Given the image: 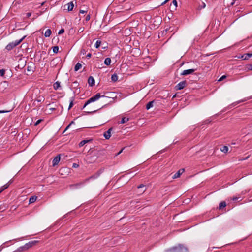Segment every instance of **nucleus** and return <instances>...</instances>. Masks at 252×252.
<instances>
[{
    "label": "nucleus",
    "mask_w": 252,
    "mask_h": 252,
    "mask_svg": "<svg viewBox=\"0 0 252 252\" xmlns=\"http://www.w3.org/2000/svg\"><path fill=\"white\" fill-rule=\"evenodd\" d=\"M134 58H131V57L130 56V59H128L127 58V66H128V64L129 63L130 64H131L132 63H130V62L131 61L132 62H133V59Z\"/></svg>",
    "instance_id": "nucleus-35"
},
{
    "label": "nucleus",
    "mask_w": 252,
    "mask_h": 252,
    "mask_svg": "<svg viewBox=\"0 0 252 252\" xmlns=\"http://www.w3.org/2000/svg\"><path fill=\"white\" fill-rule=\"evenodd\" d=\"M64 32V30L63 29H61L59 31V32H58V34H61L63 33Z\"/></svg>",
    "instance_id": "nucleus-42"
},
{
    "label": "nucleus",
    "mask_w": 252,
    "mask_h": 252,
    "mask_svg": "<svg viewBox=\"0 0 252 252\" xmlns=\"http://www.w3.org/2000/svg\"><path fill=\"white\" fill-rule=\"evenodd\" d=\"M134 74V73L131 72L129 73L128 72V68H127V75H131L132 74Z\"/></svg>",
    "instance_id": "nucleus-54"
},
{
    "label": "nucleus",
    "mask_w": 252,
    "mask_h": 252,
    "mask_svg": "<svg viewBox=\"0 0 252 252\" xmlns=\"http://www.w3.org/2000/svg\"><path fill=\"white\" fill-rule=\"evenodd\" d=\"M9 186V183H7L6 184H5L4 185H3L2 187H3V189H4V190H5L6 189H7L8 188Z\"/></svg>",
    "instance_id": "nucleus-38"
},
{
    "label": "nucleus",
    "mask_w": 252,
    "mask_h": 252,
    "mask_svg": "<svg viewBox=\"0 0 252 252\" xmlns=\"http://www.w3.org/2000/svg\"><path fill=\"white\" fill-rule=\"evenodd\" d=\"M101 42L99 40H97L96 43H95V47L96 48H98L100 47V44H101Z\"/></svg>",
    "instance_id": "nucleus-32"
},
{
    "label": "nucleus",
    "mask_w": 252,
    "mask_h": 252,
    "mask_svg": "<svg viewBox=\"0 0 252 252\" xmlns=\"http://www.w3.org/2000/svg\"><path fill=\"white\" fill-rule=\"evenodd\" d=\"M172 4L175 6V8L177 7V1L176 0H173Z\"/></svg>",
    "instance_id": "nucleus-39"
},
{
    "label": "nucleus",
    "mask_w": 252,
    "mask_h": 252,
    "mask_svg": "<svg viewBox=\"0 0 252 252\" xmlns=\"http://www.w3.org/2000/svg\"><path fill=\"white\" fill-rule=\"evenodd\" d=\"M45 2H43L42 3H41V6H43Z\"/></svg>",
    "instance_id": "nucleus-64"
},
{
    "label": "nucleus",
    "mask_w": 252,
    "mask_h": 252,
    "mask_svg": "<svg viewBox=\"0 0 252 252\" xmlns=\"http://www.w3.org/2000/svg\"><path fill=\"white\" fill-rule=\"evenodd\" d=\"M212 121V120L210 119H207V120H205L204 122H203V124H209L210 123H211Z\"/></svg>",
    "instance_id": "nucleus-36"
},
{
    "label": "nucleus",
    "mask_w": 252,
    "mask_h": 252,
    "mask_svg": "<svg viewBox=\"0 0 252 252\" xmlns=\"http://www.w3.org/2000/svg\"><path fill=\"white\" fill-rule=\"evenodd\" d=\"M90 19V14H88L87 15L85 18L86 21H88Z\"/></svg>",
    "instance_id": "nucleus-43"
},
{
    "label": "nucleus",
    "mask_w": 252,
    "mask_h": 252,
    "mask_svg": "<svg viewBox=\"0 0 252 252\" xmlns=\"http://www.w3.org/2000/svg\"><path fill=\"white\" fill-rule=\"evenodd\" d=\"M74 123L73 121H71L69 124H70V126Z\"/></svg>",
    "instance_id": "nucleus-63"
},
{
    "label": "nucleus",
    "mask_w": 252,
    "mask_h": 252,
    "mask_svg": "<svg viewBox=\"0 0 252 252\" xmlns=\"http://www.w3.org/2000/svg\"><path fill=\"white\" fill-rule=\"evenodd\" d=\"M26 251L25 249L24 246H21L18 248L14 252H21L23 251Z\"/></svg>",
    "instance_id": "nucleus-30"
},
{
    "label": "nucleus",
    "mask_w": 252,
    "mask_h": 252,
    "mask_svg": "<svg viewBox=\"0 0 252 252\" xmlns=\"http://www.w3.org/2000/svg\"><path fill=\"white\" fill-rule=\"evenodd\" d=\"M87 12V10H80L79 13L81 14H85Z\"/></svg>",
    "instance_id": "nucleus-45"
},
{
    "label": "nucleus",
    "mask_w": 252,
    "mask_h": 252,
    "mask_svg": "<svg viewBox=\"0 0 252 252\" xmlns=\"http://www.w3.org/2000/svg\"><path fill=\"white\" fill-rule=\"evenodd\" d=\"M96 111V110H94V111H88V113H94V112H95Z\"/></svg>",
    "instance_id": "nucleus-57"
},
{
    "label": "nucleus",
    "mask_w": 252,
    "mask_h": 252,
    "mask_svg": "<svg viewBox=\"0 0 252 252\" xmlns=\"http://www.w3.org/2000/svg\"><path fill=\"white\" fill-rule=\"evenodd\" d=\"M111 60L110 58H106L104 61V63L106 65H109L111 63Z\"/></svg>",
    "instance_id": "nucleus-29"
},
{
    "label": "nucleus",
    "mask_w": 252,
    "mask_h": 252,
    "mask_svg": "<svg viewBox=\"0 0 252 252\" xmlns=\"http://www.w3.org/2000/svg\"><path fill=\"white\" fill-rule=\"evenodd\" d=\"M72 167L74 168H77L79 167V165L76 163H73Z\"/></svg>",
    "instance_id": "nucleus-49"
},
{
    "label": "nucleus",
    "mask_w": 252,
    "mask_h": 252,
    "mask_svg": "<svg viewBox=\"0 0 252 252\" xmlns=\"http://www.w3.org/2000/svg\"><path fill=\"white\" fill-rule=\"evenodd\" d=\"M235 1L233 0V1L232 3H231L230 5H233L235 4Z\"/></svg>",
    "instance_id": "nucleus-56"
},
{
    "label": "nucleus",
    "mask_w": 252,
    "mask_h": 252,
    "mask_svg": "<svg viewBox=\"0 0 252 252\" xmlns=\"http://www.w3.org/2000/svg\"><path fill=\"white\" fill-rule=\"evenodd\" d=\"M70 126V124H69L66 127V128L65 129L64 131L63 132H64L67 129H68Z\"/></svg>",
    "instance_id": "nucleus-53"
},
{
    "label": "nucleus",
    "mask_w": 252,
    "mask_h": 252,
    "mask_svg": "<svg viewBox=\"0 0 252 252\" xmlns=\"http://www.w3.org/2000/svg\"><path fill=\"white\" fill-rule=\"evenodd\" d=\"M226 206V203L225 201H221L219 204V209L221 210L222 208H224Z\"/></svg>",
    "instance_id": "nucleus-23"
},
{
    "label": "nucleus",
    "mask_w": 252,
    "mask_h": 252,
    "mask_svg": "<svg viewBox=\"0 0 252 252\" xmlns=\"http://www.w3.org/2000/svg\"><path fill=\"white\" fill-rule=\"evenodd\" d=\"M101 97L106 98H108V97H106L105 95H101L100 93H97L95 95L91 97L85 102V104L84 105L83 108L86 107L90 103L98 100Z\"/></svg>",
    "instance_id": "nucleus-2"
},
{
    "label": "nucleus",
    "mask_w": 252,
    "mask_h": 252,
    "mask_svg": "<svg viewBox=\"0 0 252 252\" xmlns=\"http://www.w3.org/2000/svg\"><path fill=\"white\" fill-rule=\"evenodd\" d=\"M91 140H82L79 143V146L80 147L83 146V145H84L85 144H86L87 143L89 142V141H91Z\"/></svg>",
    "instance_id": "nucleus-21"
},
{
    "label": "nucleus",
    "mask_w": 252,
    "mask_h": 252,
    "mask_svg": "<svg viewBox=\"0 0 252 252\" xmlns=\"http://www.w3.org/2000/svg\"><path fill=\"white\" fill-rule=\"evenodd\" d=\"M169 0H165L163 2H162L161 4V5H163L166 3Z\"/></svg>",
    "instance_id": "nucleus-52"
},
{
    "label": "nucleus",
    "mask_w": 252,
    "mask_h": 252,
    "mask_svg": "<svg viewBox=\"0 0 252 252\" xmlns=\"http://www.w3.org/2000/svg\"><path fill=\"white\" fill-rule=\"evenodd\" d=\"M66 6H67V10L68 11H72L74 7V4H73V1H71V2L67 3V4H65L64 7H65Z\"/></svg>",
    "instance_id": "nucleus-13"
},
{
    "label": "nucleus",
    "mask_w": 252,
    "mask_h": 252,
    "mask_svg": "<svg viewBox=\"0 0 252 252\" xmlns=\"http://www.w3.org/2000/svg\"><path fill=\"white\" fill-rule=\"evenodd\" d=\"M249 66L251 67L250 68V70H252V64H249Z\"/></svg>",
    "instance_id": "nucleus-61"
},
{
    "label": "nucleus",
    "mask_w": 252,
    "mask_h": 252,
    "mask_svg": "<svg viewBox=\"0 0 252 252\" xmlns=\"http://www.w3.org/2000/svg\"><path fill=\"white\" fill-rule=\"evenodd\" d=\"M111 80L113 82H116L118 80V76L116 74H114L111 76Z\"/></svg>",
    "instance_id": "nucleus-31"
},
{
    "label": "nucleus",
    "mask_w": 252,
    "mask_h": 252,
    "mask_svg": "<svg viewBox=\"0 0 252 252\" xmlns=\"http://www.w3.org/2000/svg\"><path fill=\"white\" fill-rule=\"evenodd\" d=\"M10 112V111L7 110H0V113H5Z\"/></svg>",
    "instance_id": "nucleus-47"
},
{
    "label": "nucleus",
    "mask_w": 252,
    "mask_h": 252,
    "mask_svg": "<svg viewBox=\"0 0 252 252\" xmlns=\"http://www.w3.org/2000/svg\"><path fill=\"white\" fill-rule=\"evenodd\" d=\"M240 197H234L232 198V200L233 201H236L237 200H238Z\"/></svg>",
    "instance_id": "nucleus-48"
},
{
    "label": "nucleus",
    "mask_w": 252,
    "mask_h": 252,
    "mask_svg": "<svg viewBox=\"0 0 252 252\" xmlns=\"http://www.w3.org/2000/svg\"><path fill=\"white\" fill-rule=\"evenodd\" d=\"M112 130V128H109L107 131L104 133L103 136L106 139H109L111 137V132Z\"/></svg>",
    "instance_id": "nucleus-9"
},
{
    "label": "nucleus",
    "mask_w": 252,
    "mask_h": 252,
    "mask_svg": "<svg viewBox=\"0 0 252 252\" xmlns=\"http://www.w3.org/2000/svg\"><path fill=\"white\" fill-rule=\"evenodd\" d=\"M197 69H189L184 70L181 73V75L186 76L189 74H192Z\"/></svg>",
    "instance_id": "nucleus-6"
},
{
    "label": "nucleus",
    "mask_w": 252,
    "mask_h": 252,
    "mask_svg": "<svg viewBox=\"0 0 252 252\" xmlns=\"http://www.w3.org/2000/svg\"><path fill=\"white\" fill-rule=\"evenodd\" d=\"M31 15H32L31 13H29V12L26 13V15H27V17H30L31 16Z\"/></svg>",
    "instance_id": "nucleus-55"
},
{
    "label": "nucleus",
    "mask_w": 252,
    "mask_h": 252,
    "mask_svg": "<svg viewBox=\"0 0 252 252\" xmlns=\"http://www.w3.org/2000/svg\"><path fill=\"white\" fill-rule=\"evenodd\" d=\"M155 102V100H153L149 102L146 105V109L149 110L153 106L154 103Z\"/></svg>",
    "instance_id": "nucleus-15"
},
{
    "label": "nucleus",
    "mask_w": 252,
    "mask_h": 252,
    "mask_svg": "<svg viewBox=\"0 0 252 252\" xmlns=\"http://www.w3.org/2000/svg\"><path fill=\"white\" fill-rule=\"evenodd\" d=\"M37 198V197L36 196H33L31 197L29 200V204H32V203L35 202L36 201Z\"/></svg>",
    "instance_id": "nucleus-18"
},
{
    "label": "nucleus",
    "mask_w": 252,
    "mask_h": 252,
    "mask_svg": "<svg viewBox=\"0 0 252 252\" xmlns=\"http://www.w3.org/2000/svg\"><path fill=\"white\" fill-rule=\"evenodd\" d=\"M60 160V155H57L53 160L52 164L53 166L57 165Z\"/></svg>",
    "instance_id": "nucleus-8"
},
{
    "label": "nucleus",
    "mask_w": 252,
    "mask_h": 252,
    "mask_svg": "<svg viewBox=\"0 0 252 252\" xmlns=\"http://www.w3.org/2000/svg\"><path fill=\"white\" fill-rule=\"evenodd\" d=\"M12 182H13V180H10L8 183H9V185H10L12 183Z\"/></svg>",
    "instance_id": "nucleus-58"
},
{
    "label": "nucleus",
    "mask_w": 252,
    "mask_h": 252,
    "mask_svg": "<svg viewBox=\"0 0 252 252\" xmlns=\"http://www.w3.org/2000/svg\"><path fill=\"white\" fill-rule=\"evenodd\" d=\"M252 57V54L251 53H247L244 54L241 56V58L243 60H248L250 57Z\"/></svg>",
    "instance_id": "nucleus-16"
},
{
    "label": "nucleus",
    "mask_w": 252,
    "mask_h": 252,
    "mask_svg": "<svg viewBox=\"0 0 252 252\" xmlns=\"http://www.w3.org/2000/svg\"><path fill=\"white\" fill-rule=\"evenodd\" d=\"M15 46L14 45V43L12 42L9 43L6 46V49L8 50H11L12 49H13Z\"/></svg>",
    "instance_id": "nucleus-17"
},
{
    "label": "nucleus",
    "mask_w": 252,
    "mask_h": 252,
    "mask_svg": "<svg viewBox=\"0 0 252 252\" xmlns=\"http://www.w3.org/2000/svg\"><path fill=\"white\" fill-rule=\"evenodd\" d=\"M80 52L81 54L84 55L86 53V51L84 49H82Z\"/></svg>",
    "instance_id": "nucleus-46"
},
{
    "label": "nucleus",
    "mask_w": 252,
    "mask_h": 252,
    "mask_svg": "<svg viewBox=\"0 0 252 252\" xmlns=\"http://www.w3.org/2000/svg\"><path fill=\"white\" fill-rule=\"evenodd\" d=\"M51 33H52L51 30L49 29H47L45 32L44 36L46 37H48L51 35Z\"/></svg>",
    "instance_id": "nucleus-19"
},
{
    "label": "nucleus",
    "mask_w": 252,
    "mask_h": 252,
    "mask_svg": "<svg viewBox=\"0 0 252 252\" xmlns=\"http://www.w3.org/2000/svg\"><path fill=\"white\" fill-rule=\"evenodd\" d=\"M129 40V42L127 43V50L129 49V51H131V48H132V44H131V37H128V36H127V40Z\"/></svg>",
    "instance_id": "nucleus-14"
},
{
    "label": "nucleus",
    "mask_w": 252,
    "mask_h": 252,
    "mask_svg": "<svg viewBox=\"0 0 252 252\" xmlns=\"http://www.w3.org/2000/svg\"><path fill=\"white\" fill-rule=\"evenodd\" d=\"M129 54L134 57L138 56L140 54V50L136 47H134L131 49Z\"/></svg>",
    "instance_id": "nucleus-5"
},
{
    "label": "nucleus",
    "mask_w": 252,
    "mask_h": 252,
    "mask_svg": "<svg viewBox=\"0 0 252 252\" xmlns=\"http://www.w3.org/2000/svg\"><path fill=\"white\" fill-rule=\"evenodd\" d=\"M130 23H131V20H130V21L129 20V21H127V25H128Z\"/></svg>",
    "instance_id": "nucleus-60"
},
{
    "label": "nucleus",
    "mask_w": 252,
    "mask_h": 252,
    "mask_svg": "<svg viewBox=\"0 0 252 252\" xmlns=\"http://www.w3.org/2000/svg\"><path fill=\"white\" fill-rule=\"evenodd\" d=\"M98 175H93L90 176L89 178L85 179L84 181L85 182H87L89 181L90 179L97 178L98 177Z\"/></svg>",
    "instance_id": "nucleus-25"
},
{
    "label": "nucleus",
    "mask_w": 252,
    "mask_h": 252,
    "mask_svg": "<svg viewBox=\"0 0 252 252\" xmlns=\"http://www.w3.org/2000/svg\"><path fill=\"white\" fill-rule=\"evenodd\" d=\"M241 102H243V101H241ZM241 102V101H238V102H235L234 103H233L232 104H231V105H230L229 106V107L230 108H232V107L233 106H235L237 104H238L239 103Z\"/></svg>",
    "instance_id": "nucleus-33"
},
{
    "label": "nucleus",
    "mask_w": 252,
    "mask_h": 252,
    "mask_svg": "<svg viewBox=\"0 0 252 252\" xmlns=\"http://www.w3.org/2000/svg\"><path fill=\"white\" fill-rule=\"evenodd\" d=\"M88 82L90 86H93L95 84V81L93 77L90 76L88 80Z\"/></svg>",
    "instance_id": "nucleus-12"
},
{
    "label": "nucleus",
    "mask_w": 252,
    "mask_h": 252,
    "mask_svg": "<svg viewBox=\"0 0 252 252\" xmlns=\"http://www.w3.org/2000/svg\"><path fill=\"white\" fill-rule=\"evenodd\" d=\"M82 67V64L79 63H78L75 66L74 70L75 71H78Z\"/></svg>",
    "instance_id": "nucleus-28"
},
{
    "label": "nucleus",
    "mask_w": 252,
    "mask_h": 252,
    "mask_svg": "<svg viewBox=\"0 0 252 252\" xmlns=\"http://www.w3.org/2000/svg\"><path fill=\"white\" fill-rule=\"evenodd\" d=\"M85 183L86 182L84 180L82 182H81L80 183L70 185L69 186H70V188L72 189H77V188H79V187H80L83 185H84Z\"/></svg>",
    "instance_id": "nucleus-7"
},
{
    "label": "nucleus",
    "mask_w": 252,
    "mask_h": 252,
    "mask_svg": "<svg viewBox=\"0 0 252 252\" xmlns=\"http://www.w3.org/2000/svg\"><path fill=\"white\" fill-rule=\"evenodd\" d=\"M5 74V70L3 69H0V75L3 76Z\"/></svg>",
    "instance_id": "nucleus-37"
},
{
    "label": "nucleus",
    "mask_w": 252,
    "mask_h": 252,
    "mask_svg": "<svg viewBox=\"0 0 252 252\" xmlns=\"http://www.w3.org/2000/svg\"><path fill=\"white\" fill-rule=\"evenodd\" d=\"M125 148H123L119 153H118V154H117V155H119L120 153L122 152V151Z\"/></svg>",
    "instance_id": "nucleus-59"
},
{
    "label": "nucleus",
    "mask_w": 252,
    "mask_h": 252,
    "mask_svg": "<svg viewBox=\"0 0 252 252\" xmlns=\"http://www.w3.org/2000/svg\"><path fill=\"white\" fill-rule=\"evenodd\" d=\"M74 97H72L71 98L70 100V103H69V107H68V110L70 109L72 106H73V102L74 101Z\"/></svg>",
    "instance_id": "nucleus-27"
},
{
    "label": "nucleus",
    "mask_w": 252,
    "mask_h": 252,
    "mask_svg": "<svg viewBox=\"0 0 252 252\" xmlns=\"http://www.w3.org/2000/svg\"><path fill=\"white\" fill-rule=\"evenodd\" d=\"M59 50V47L58 46H54L53 48V52L54 53H57Z\"/></svg>",
    "instance_id": "nucleus-34"
},
{
    "label": "nucleus",
    "mask_w": 252,
    "mask_h": 252,
    "mask_svg": "<svg viewBox=\"0 0 252 252\" xmlns=\"http://www.w3.org/2000/svg\"><path fill=\"white\" fill-rule=\"evenodd\" d=\"M125 119H126V118H125V117H123V118L122 119L121 121L120 122H119V123H120V124H123V123H125L126 122V121H125Z\"/></svg>",
    "instance_id": "nucleus-41"
},
{
    "label": "nucleus",
    "mask_w": 252,
    "mask_h": 252,
    "mask_svg": "<svg viewBox=\"0 0 252 252\" xmlns=\"http://www.w3.org/2000/svg\"><path fill=\"white\" fill-rule=\"evenodd\" d=\"M220 150L221 151H222V152L224 153H226L228 152V147L227 146H223L221 148H220Z\"/></svg>",
    "instance_id": "nucleus-20"
},
{
    "label": "nucleus",
    "mask_w": 252,
    "mask_h": 252,
    "mask_svg": "<svg viewBox=\"0 0 252 252\" xmlns=\"http://www.w3.org/2000/svg\"><path fill=\"white\" fill-rule=\"evenodd\" d=\"M135 23L134 24H132V26H131V27H129V32H127V34H129V35H130L131 34V32H132V31H133V26H137V22H134Z\"/></svg>",
    "instance_id": "nucleus-26"
},
{
    "label": "nucleus",
    "mask_w": 252,
    "mask_h": 252,
    "mask_svg": "<svg viewBox=\"0 0 252 252\" xmlns=\"http://www.w3.org/2000/svg\"><path fill=\"white\" fill-rule=\"evenodd\" d=\"M60 87V83L59 81L55 82L53 84V88L55 90H57Z\"/></svg>",
    "instance_id": "nucleus-22"
},
{
    "label": "nucleus",
    "mask_w": 252,
    "mask_h": 252,
    "mask_svg": "<svg viewBox=\"0 0 252 252\" xmlns=\"http://www.w3.org/2000/svg\"><path fill=\"white\" fill-rule=\"evenodd\" d=\"M4 190L3 187L2 186L0 188V193H1Z\"/></svg>",
    "instance_id": "nucleus-51"
},
{
    "label": "nucleus",
    "mask_w": 252,
    "mask_h": 252,
    "mask_svg": "<svg viewBox=\"0 0 252 252\" xmlns=\"http://www.w3.org/2000/svg\"><path fill=\"white\" fill-rule=\"evenodd\" d=\"M187 84V81L186 80L182 81L175 86V89L176 91L182 90L185 88Z\"/></svg>",
    "instance_id": "nucleus-4"
},
{
    "label": "nucleus",
    "mask_w": 252,
    "mask_h": 252,
    "mask_svg": "<svg viewBox=\"0 0 252 252\" xmlns=\"http://www.w3.org/2000/svg\"><path fill=\"white\" fill-rule=\"evenodd\" d=\"M35 242L36 241H32L26 243L25 245H24L25 249L27 250L29 248L32 247L33 246V245L35 243Z\"/></svg>",
    "instance_id": "nucleus-11"
},
{
    "label": "nucleus",
    "mask_w": 252,
    "mask_h": 252,
    "mask_svg": "<svg viewBox=\"0 0 252 252\" xmlns=\"http://www.w3.org/2000/svg\"><path fill=\"white\" fill-rule=\"evenodd\" d=\"M92 56V54L91 53H88L87 56H86V57L88 58V59H89Z\"/></svg>",
    "instance_id": "nucleus-50"
},
{
    "label": "nucleus",
    "mask_w": 252,
    "mask_h": 252,
    "mask_svg": "<svg viewBox=\"0 0 252 252\" xmlns=\"http://www.w3.org/2000/svg\"><path fill=\"white\" fill-rule=\"evenodd\" d=\"M184 169H181L176 172L173 176V179L179 178L180 175L184 172Z\"/></svg>",
    "instance_id": "nucleus-10"
},
{
    "label": "nucleus",
    "mask_w": 252,
    "mask_h": 252,
    "mask_svg": "<svg viewBox=\"0 0 252 252\" xmlns=\"http://www.w3.org/2000/svg\"><path fill=\"white\" fill-rule=\"evenodd\" d=\"M248 158H249V157H246V158H243V159H242L241 160H243L247 159H248Z\"/></svg>",
    "instance_id": "nucleus-62"
},
{
    "label": "nucleus",
    "mask_w": 252,
    "mask_h": 252,
    "mask_svg": "<svg viewBox=\"0 0 252 252\" xmlns=\"http://www.w3.org/2000/svg\"><path fill=\"white\" fill-rule=\"evenodd\" d=\"M165 252H189L187 247L184 245L179 244L178 245L173 246L165 250Z\"/></svg>",
    "instance_id": "nucleus-1"
},
{
    "label": "nucleus",
    "mask_w": 252,
    "mask_h": 252,
    "mask_svg": "<svg viewBox=\"0 0 252 252\" xmlns=\"http://www.w3.org/2000/svg\"><path fill=\"white\" fill-rule=\"evenodd\" d=\"M25 36H24L23 37H22L20 40H15V41L12 42V43H14V45L16 47V46L19 45L23 41V40L25 38Z\"/></svg>",
    "instance_id": "nucleus-24"
},
{
    "label": "nucleus",
    "mask_w": 252,
    "mask_h": 252,
    "mask_svg": "<svg viewBox=\"0 0 252 252\" xmlns=\"http://www.w3.org/2000/svg\"><path fill=\"white\" fill-rule=\"evenodd\" d=\"M42 121V120L41 119L38 120L35 123V126L38 125Z\"/></svg>",
    "instance_id": "nucleus-44"
},
{
    "label": "nucleus",
    "mask_w": 252,
    "mask_h": 252,
    "mask_svg": "<svg viewBox=\"0 0 252 252\" xmlns=\"http://www.w3.org/2000/svg\"><path fill=\"white\" fill-rule=\"evenodd\" d=\"M147 189L146 185L141 184L136 187V192L137 195H141L143 194Z\"/></svg>",
    "instance_id": "nucleus-3"
},
{
    "label": "nucleus",
    "mask_w": 252,
    "mask_h": 252,
    "mask_svg": "<svg viewBox=\"0 0 252 252\" xmlns=\"http://www.w3.org/2000/svg\"><path fill=\"white\" fill-rule=\"evenodd\" d=\"M226 78V76L225 75H223L218 80V81L219 82L221 81L222 80H223L224 79H225Z\"/></svg>",
    "instance_id": "nucleus-40"
}]
</instances>
